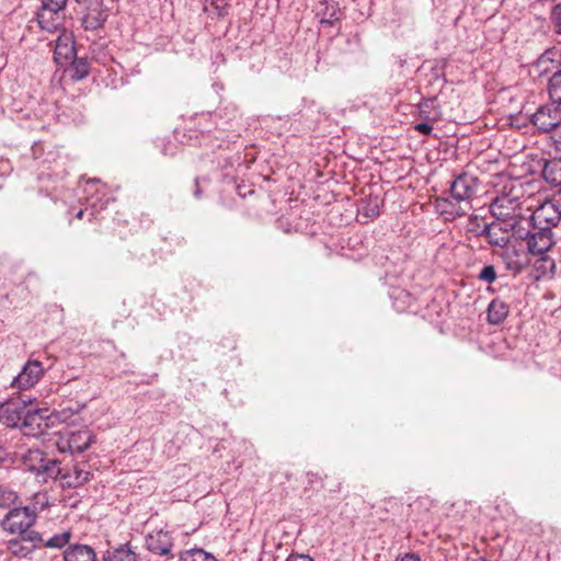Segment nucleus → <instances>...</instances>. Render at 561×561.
Masks as SVG:
<instances>
[{
  "label": "nucleus",
  "mask_w": 561,
  "mask_h": 561,
  "mask_svg": "<svg viewBox=\"0 0 561 561\" xmlns=\"http://www.w3.org/2000/svg\"><path fill=\"white\" fill-rule=\"evenodd\" d=\"M41 4H45L46 7H53L56 9H64L66 8L67 0H39Z\"/></svg>",
  "instance_id": "nucleus-34"
},
{
  "label": "nucleus",
  "mask_w": 561,
  "mask_h": 561,
  "mask_svg": "<svg viewBox=\"0 0 561 561\" xmlns=\"http://www.w3.org/2000/svg\"><path fill=\"white\" fill-rule=\"evenodd\" d=\"M286 561H313L309 556L307 554H290Z\"/></svg>",
  "instance_id": "nucleus-36"
},
{
  "label": "nucleus",
  "mask_w": 561,
  "mask_h": 561,
  "mask_svg": "<svg viewBox=\"0 0 561 561\" xmlns=\"http://www.w3.org/2000/svg\"><path fill=\"white\" fill-rule=\"evenodd\" d=\"M394 561H421V559L415 553H405L404 556L397 558Z\"/></svg>",
  "instance_id": "nucleus-37"
},
{
  "label": "nucleus",
  "mask_w": 561,
  "mask_h": 561,
  "mask_svg": "<svg viewBox=\"0 0 561 561\" xmlns=\"http://www.w3.org/2000/svg\"><path fill=\"white\" fill-rule=\"evenodd\" d=\"M90 477L91 473L87 469L76 465L70 469L60 467V474H58L55 480H59L62 486L78 488L88 482Z\"/></svg>",
  "instance_id": "nucleus-15"
},
{
  "label": "nucleus",
  "mask_w": 561,
  "mask_h": 561,
  "mask_svg": "<svg viewBox=\"0 0 561 561\" xmlns=\"http://www.w3.org/2000/svg\"><path fill=\"white\" fill-rule=\"evenodd\" d=\"M537 256L538 259L535 261L534 266L538 273V277L553 275L556 270L554 260L547 254Z\"/></svg>",
  "instance_id": "nucleus-24"
},
{
  "label": "nucleus",
  "mask_w": 561,
  "mask_h": 561,
  "mask_svg": "<svg viewBox=\"0 0 561 561\" xmlns=\"http://www.w3.org/2000/svg\"><path fill=\"white\" fill-rule=\"evenodd\" d=\"M65 561H95L96 554L92 547L76 543L69 546L64 552Z\"/></svg>",
  "instance_id": "nucleus-21"
},
{
  "label": "nucleus",
  "mask_w": 561,
  "mask_h": 561,
  "mask_svg": "<svg viewBox=\"0 0 561 561\" xmlns=\"http://www.w3.org/2000/svg\"><path fill=\"white\" fill-rule=\"evenodd\" d=\"M314 10L322 24L332 25L334 21L339 20L340 8L335 0H319Z\"/></svg>",
  "instance_id": "nucleus-18"
},
{
  "label": "nucleus",
  "mask_w": 561,
  "mask_h": 561,
  "mask_svg": "<svg viewBox=\"0 0 561 561\" xmlns=\"http://www.w3.org/2000/svg\"><path fill=\"white\" fill-rule=\"evenodd\" d=\"M36 512L34 508L16 507L10 510L2 519V528L10 534L26 535L30 527L35 523Z\"/></svg>",
  "instance_id": "nucleus-5"
},
{
  "label": "nucleus",
  "mask_w": 561,
  "mask_h": 561,
  "mask_svg": "<svg viewBox=\"0 0 561 561\" xmlns=\"http://www.w3.org/2000/svg\"><path fill=\"white\" fill-rule=\"evenodd\" d=\"M22 460L24 469L35 473L36 478L44 483L55 480L60 474V462L47 457L39 449H30L24 454Z\"/></svg>",
  "instance_id": "nucleus-3"
},
{
  "label": "nucleus",
  "mask_w": 561,
  "mask_h": 561,
  "mask_svg": "<svg viewBox=\"0 0 561 561\" xmlns=\"http://www.w3.org/2000/svg\"><path fill=\"white\" fill-rule=\"evenodd\" d=\"M549 19L553 31L561 35V3L552 7Z\"/></svg>",
  "instance_id": "nucleus-30"
},
{
  "label": "nucleus",
  "mask_w": 561,
  "mask_h": 561,
  "mask_svg": "<svg viewBox=\"0 0 561 561\" xmlns=\"http://www.w3.org/2000/svg\"><path fill=\"white\" fill-rule=\"evenodd\" d=\"M528 232L527 250L530 255H543L554 245V238L552 230H539Z\"/></svg>",
  "instance_id": "nucleus-11"
},
{
  "label": "nucleus",
  "mask_w": 561,
  "mask_h": 561,
  "mask_svg": "<svg viewBox=\"0 0 561 561\" xmlns=\"http://www.w3.org/2000/svg\"><path fill=\"white\" fill-rule=\"evenodd\" d=\"M530 122L538 131L550 134L561 123L559 104L551 102L539 106L531 115Z\"/></svg>",
  "instance_id": "nucleus-6"
},
{
  "label": "nucleus",
  "mask_w": 561,
  "mask_h": 561,
  "mask_svg": "<svg viewBox=\"0 0 561 561\" xmlns=\"http://www.w3.org/2000/svg\"><path fill=\"white\" fill-rule=\"evenodd\" d=\"M76 55L72 37L66 33L61 34L57 41L54 51V59L59 65L70 62Z\"/></svg>",
  "instance_id": "nucleus-16"
},
{
  "label": "nucleus",
  "mask_w": 561,
  "mask_h": 561,
  "mask_svg": "<svg viewBox=\"0 0 561 561\" xmlns=\"http://www.w3.org/2000/svg\"><path fill=\"white\" fill-rule=\"evenodd\" d=\"M71 538H72V533L70 530H64L62 533L56 534L48 539H45L43 537V541H42L41 546H45L47 548L61 549L67 543L70 542Z\"/></svg>",
  "instance_id": "nucleus-26"
},
{
  "label": "nucleus",
  "mask_w": 561,
  "mask_h": 561,
  "mask_svg": "<svg viewBox=\"0 0 561 561\" xmlns=\"http://www.w3.org/2000/svg\"><path fill=\"white\" fill-rule=\"evenodd\" d=\"M543 180L561 195V160L547 161L542 168Z\"/></svg>",
  "instance_id": "nucleus-20"
},
{
  "label": "nucleus",
  "mask_w": 561,
  "mask_h": 561,
  "mask_svg": "<svg viewBox=\"0 0 561 561\" xmlns=\"http://www.w3.org/2000/svg\"><path fill=\"white\" fill-rule=\"evenodd\" d=\"M548 92L552 102L561 104V70L556 71L549 79Z\"/></svg>",
  "instance_id": "nucleus-28"
},
{
  "label": "nucleus",
  "mask_w": 561,
  "mask_h": 561,
  "mask_svg": "<svg viewBox=\"0 0 561 561\" xmlns=\"http://www.w3.org/2000/svg\"><path fill=\"white\" fill-rule=\"evenodd\" d=\"M510 307L503 300L495 298L488 307V322L490 324H501L508 316Z\"/></svg>",
  "instance_id": "nucleus-22"
},
{
  "label": "nucleus",
  "mask_w": 561,
  "mask_h": 561,
  "mask_svg": "<svg viewBox=\"0 0 561 561\" xmlns=\"http://www.w3.org/2000/svg\"><path fill=\"white\" fill-rule=\"evenodd\" d=\"M203 11L210 16H222L227 13V0H202Z\"/></svg>",
  "instance_id": "nucleus-25"
},
{
  "label": "nucleus",
  "mask_w": 561,
  "mask_h": 561,
  "mask_svg": "<svg viewBox=\"0 0 561 561\" xmlns=\"http://www.w3.org/2000/svg\"><path fill=\"white\" fill-rule=\"evenodd\" d=\"M18 500L14 491L0 488V507H10Z\"/></svg>",
  "instance_id": "nucleus-31"
},
{
  "label": "nucleus",
  "mask_w": 561,
  "mask_h": 561,
  "mask_svg": "<svg viewBox=\"0 0 561 561\" xmlns=\"http://www.w3.org/2000/svg\"><path fill=\"white\" fill-rule=\"evenodd\" d=\"M106 20V15L103 13L99 4L90 5L87 13L82 18V25L85 30H98Z\"/></svg>",
  "instance_id": "nucleus-23"
},
{
  "label": "nucleus",
  "mask_w": 561,
  "mask_h": 561,
  "mask_svg": "<svg viewBox=\"0 0 561 561\" xmlns=\"http://www.w3.org/2000/svg\"><path fill=\"white\" fill-rule=\"evenodd\" d=\"M478 278L488 284H492L496 279V271L493 265H485L479 273Z\"/></svg>",
  "instance_id": "nucleus-32"
},
{
  "label": "nucleus",
  "mask_w": 561,
  "mask_h": 561,
  "mask_svg": "<svg viewBox=\"0 0 561 561\" xmlns=\"http://www.w3.org/2000/svg\"><path fill=\"white\" fill-rule=\"evenodd\" d=\"M43 536L34 530L26 535H21L19 538L8 541V550L16 557L25 558L32 553L37 547L41 546Z\"/></svg>",
  "instance_id": "nucleus-10"
},
{
  "label": "nucleus",
  "mask_w": 561,
  "mask_h": 561,
  "mask_svg": "<svg viewBox=\"0 0 561 561\" xmlns=\"http://www.w3.org/2000/svg\"><path fill=\"white\" fill-rule=\"evenodd\" d=\"M415 130L423 135H430L433 130V127L428 123H419L415 126Z\"/></svg>",
  "instance_id": "nucleus-35"
},
{
  "label": "nucleus",
  "mask_w": 561,
  "mask_h": 561,
  "mask_svg": "<svg viewBox=\"0 0 561 561\" xmlns=\"http://www.w3.org/2000/svg\"><path fill=\"white\" fill-rule=\"evenodd\" d=\"M93 442L94 435L88 430H82L71 433L68 437L67 444L71 454H81L87 450Z\"/></svg>",
  "instance_id": "nucleus-19"
},
{
  "label": "nucleus",
  "mask_w": 561,
  "mask_h": 561,
  "mask_svg": "<svg viewBox=\"0 0 561 561\" xmlns=\"http://www.w3.org/2000/svg\"><path fill=\"white\" fill-rule=\"evenodd\" d=\"M37 410L26 407L25 400L11 399L0 404V422L9 427L30 426L37 419Z\"/></svg>",
  "instance_id": "nucleus-4"
},
{
  "label": "nucleus",
  "mask_w": 561,
  "mask_h": 561,
  "mask_svg": "<svg viewBox=\"0 0 561 561\" xmlns=\"http://www.w3.org/2000/svg\"><path fill=\"white\" fill-rule=\"evenodd\" d=\"M195 195L196 196H199V188L197 187L196 191H195Z\"/></svg>",
  "instance_id": "nucleus-40"
},
{
  "label": "nucleus",
  "mask_w": 561,
  "mask_h": 561,
  "mask_svg": "<svg viewBox=\"0 0 561 561\" xmlns=\"http://www.w3.org/2000/svg\"><path fill=\"white\" fill-rule=\"evenodd\" d=\"M535 229L552 230L561 221V205L553 201H546L530 216Z\"/></svg>",
  "instance_id": "nucleus-7"
},
{
  "label": "nucleus",
  "mask_w": 561,
  "mask_h": 561,
  "mask_svg": "<svg viewBox=\"0 0 561 561\" xmlns=\"http://www.w3.org/2000/svg\"><path fill=\"white\" fill-rule=\"evenodd\" d=\"M549 135L556 144L557 149L561 151V123Z\"/></svg>",
  "instance_id": "nucleus-33"
},
{
  "label": "nucleus",
  "mask_w": 561,
  "mask_h": 561,
  "mask_svg": "<svg viewBox=\"0 0 561 561\" xmlns=\"http://www.w3.org/2000/svg\"><path fill=\"white\" fill-rule=\"evenodd\" d=\"M479 181L469 173L459 174L450 184V196L438 201L443 214L453 218L465 216L472 209L471 202L477 195Z\"/></svg>",
  "instance_id": "nucleus-1"
},
{
  "label": "nucleus",
  "mask_w": 561,
  "mask_h": 561,
  "mask_svg": "<svg viewBox=\"0 0 561 561\" xmlns=\"http://www.w3.org/2000/svg\"><path fill=\"white\" fill-rule=\"evenodd\" d=\"M37 23L43 31L56 32L65 20V10L41 4L37 11Z\"/></svg>",
  "instance_id": "nucleus-12"
},
{
  "label": "nucleus",
  "mask_w": 561,
  "mask_h": 561,
  "mask_svg": "<svg viewBox=\"0 0 561 561\" xmlns=\"http://www.w3.org/2000/svg\"><path fill=\"white\" fill-rule=\"evenodd\" d=\"M71 77L75 80H81L89 75V64L85 58H73L71 61Z\"/></svg>",
  "instance_id": "nucleus-29"
},
{
  "label": "nucleus",
  "mask_w": 561,
  "mask_h": 561,
  "mask_svg": "<svg viewBox=\"0 0 561 561\" xmlns=\"http://www.w3.org/2000/svg\"><path fill=\"white\" fill-rule=\"evenodd\" d=\"M523 198V184L516 180H507L492 198L490 211L497 220H513L516 224Z\"/></svg>",
  "instance_id": "nucleus-2"
},
{
  "label": "nucleus",
  "mask_w": 561,
  "mask_h": 561,
  "mask_svg": "<svg viewBox=\"0 0 561 561\" xmlns=\"http://www.w3.org/2000/svg\"><path fill=\"white\" fill-rule=\"evenodd\" d=\"M44 367L39 360H27L22 370L11 382V388L18 391H25L33 388L43 377Z\"/></svg>",
  "instance_id": "nucleus-9"
},
{
  "label": "nucleus",
  "mask_w": 561,
  "mask_h": 561,
  "mask_svg": "<svg viewBox=\"0 0 561 561\" xmlns=\"http://www.w3.org/2000/svg\"><path fill=\"white\" fill-rule=\"evenodd\" d=\"M95 183H96V181H89L88 185L92 187Z\"/></svg>",
  "instance_id": "nucleus-39"
},
{
  "label": "nucleus",
  "mask_w": 561,
  "mask_h": 561,
  "mask_svg": "<svg viewBox=\"0 0 561 561\" xmlns=\"http://www.w3.org/2000/svg\"><path fill=\"white\" fill-rule=\"evenodd\" d=\"M104 561H138L139 556L136 548L130 542L122 543L116 547L108 548L104 556Z\"/></svg>",
  "instance_id": "nucleus-17"
},
{
  "label": "nucleus",
  "mask_w": 561,
  "mask_h": 561,
  "mask_svg": "<svg viewBox=\"0 0 561 561\" xmlns=\"http://www.w3.org/2000/svg\"><path fill=\"white\" fill-rule=\"evenodd\" d=\"M505 268L517 275L522 273L531 263L528 250H525L522 244H508L500 254Z\"/></svg>",
  "instance_id": "nucleus-8"
},
{
  "label": "nucleus",
  "mask_w": 561,
  "mask_h": 561,
  "mask_svg": "<svg viewBox=\"0 0 561 561\" xmlns=\"http://www.w3.org/2000/svg\"><path fill=\"white\" fill-rule=\"evenodd\" d=\"M514 226V222L510 224L508 227L493 222L484 227L482 234L492 247H499L504 250L510 244L511 229H513Z\"/></svg>",
  "instance_id": "nucleus-13"
},
{
  "label": "nucleus",
  "mask_w": 561,
  "mask_h": 561,
  "mask_svg": "<svg viewBox=\"0 0 561 561\" xmlns=\"http://www.w3.org/2000/svg\"><path fill=\"white\" fill-rule=\"evenodd\" d=\"M83 214H84V210H83V209H80V210L76 214V218H77V219H82V218H83Z\"/></svg>",
  "instance_id": "nucleus-38"
},
{
  "label": "nucleus",
  "mask_w": 561,
  "mask_h": 561,
  "mask_svg": "<svg viewBox=\"0 0 561 561\" xmlns=\"http://www.w3.org/2000/svg\"><path fill=\"white\" fill-rule=\"evenodd\" d=\"M180 561H217L216 558L199 548L186 550L180 554Z\"/></svg>",
  "instance_id": "nucleus-27"
},
{
  "label": "nucleus",
  "mask_w": 561,
  "mask_h": 561,
  "mask_svg": "<svg viewBox=\"0 0 561 561\" xmlns=\"http://www.w3.org/2000/svg\"><path fill=\"white\" fill-rule=\"evenodd\" d=\"M147 549L158 556H170L173 548V540L168 531L159 530L146 537Z\"/></svg>",
  "instance_id": "nucleus-14"
}]
</instances>
